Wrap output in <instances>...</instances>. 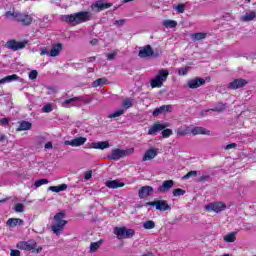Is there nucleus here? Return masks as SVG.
Returning a JSON list of instances; mask_svg holds the SVG:
<instances>
[{
  "instance_id": "nucleus-60",
  "label": "nucleus",
  "mask_w": 256,
  "mask_h": 256,
  "mask_svg": "<svg viewBox=\"0 0 256 256\" xmlns=\"http://www.w3.org/2000/svg\"><path fill=\"white\" fill-rule=\"evenodd\" d=\"M209 179V176H201L199 181H207Z\"/></svg>"
},
{
  "instance_id": "nucleus-23",
  "label": "nucleus",
  "mask_w": 256,
  "mask_h": 256,
  "mask_svg": "<svg viewBox=\"0 0 256 256\" xmlns=\"http://www.w3.org/2000/svg\"><path fill=\"white\" fill-rule=\"evenodd\" d=\"M33 127V123L29 121L22 120L19 122V127L16 128V131H29Z\"/></svg>"
},
{
  "instance_id": "nucleus-2",
  "label": "nucleus",
  "mask_w": 256,
  "mask_h": 256,
  "mask_svg": "<svg viewBox=\"0 0 256 256\" xmlns=\"http://www.w3.org/2000/svg\"><path fill=\"white\" fill-rule=\"evenodd\" d=\"M67 221L65 220V212H59L54 216V224L51 226L54 235H61V231L65 229Z\"/></svg>"
},
{
  "instance_id": "nucleus-54",
  "label": "nucleus",
  "mask_w": 256,
  "mask_h": 256,
  "mask_svg": "<svg viewBox=\"0 0 256 256\" xmlns=\"http://www.w3.org/2000/svg\"><path fill=\"white\" fill-rule=\"evenodd\" d=\"M49 50H47V48H42L40 51V55L41 57L45 56V55H49Z\"/></svg>"
},
{
  "instance_id": "nucleus-44",
  "label": "nucleus",
  "mask_w": 256,
  "mask_h": 256,
  "mask_svg": "<svg viewBox=\"0 0 256 256\" xmlns=\"http://www.w3.org/2000/svg\"><path fill=\"white\" fill-rule=\"evenodd\" d=\"M38 75H39V72H37V70H32L29 73V79L35 80L37 79Z\"/></svg>"
},
{
  "instance_id": "nucleus-35",
  "label": "nucleus",
  "mask_w": 256,
  "mask_h": 256,
  "mask_svg": "<svg viewBox=\"0 0 256 256\" xmlns=\"http://www.w3.org/2000/svg\"><path fill=\"white\" fill-rule=\"evenodd\" d=\"M176 133H177L178 137H185V135H189V133H190L189 127L179 128Z\"/></svg>"
},
{
  "instance_id": "nucleus-40",
  "label": "nucleus",
  "mask_w": 256,
  "mask_h": 256,
  "mask_svg": "<svg viewBox=\"0 0 256 256\" xmlns=\"http://www.w3.org/2000/svg\"><path fill=\"white\" fill-rule=\"evenodd\" d=\"M5 79H6V83H11L13 81H19V76L17 74L8 75V76H5Z\"/></svg>"
},
{
  "instance_id": "nucleus-9",
  "label": "nucleus",
  "mask_w": 256,
  "mask_h": 256,
  "mask_svg": "<svg viewBox=\"0 0 256 256\" xmlns=\"http://www.w3.org/2000/svg\"><path fill=\"white\" fill-rule=\"evenodd\" d=\"M27 43V40L17 41L15 39H11L6 42L5 47L11 51H19L21 49H25V47H27Z\"/></svg>"
},
{
  "instance_id": "nucleus-37",
  "label": "nucleus",
  "mask_w": 256,
  "mask_h": 256,
  "mask_svg": "<svg viewBox=\"0 0 256 256\" xmlns=\"http://www.w3.org/2000/svg\"><path fill=\"white\" fill-rule=\"evenodd\" d=\"M48 183H49V180H47V179H39V180L35 181L34 187L36 189H39V187H41L42 185H47Z\"/></svg>"
},
{
  "instance_id": "nucleus-10",
  "label": "nucleus",
  "mask_w": 256,
  "mask_h": 256,
  "mask_svg": "<svg viewBox=\"0 0 256 256\" xmlns=\"http://www.w3.org/2000/svg\"><path fill=\"white\" fill-rule=\"evenodd\" d=\"M16 21L23 25V27H29L33 23V16L29 15L28 12H17Z\"/></svg>"
},
{
  "instance_id": "nucleus-12",
  "label": "nucleus",
  "mask_w": 256,
  "mask_h": 256,
  "mask_svg": "<svg viewBox=\"0 0 256 256\" xmlns=\"http://www.w3.org/2000/svg\"><path fill=\"white\" fill-rule=\"evenodd\" d=\"M169 127L168 123L156 122L148 129V135H157L159 132L163 131V129H167Z\"/></svg>"
},
{
  "instance_id": "nucleus-62",
  "label": "nucleus",
  "mask_w": 256,
  "mask_h": 256,
  "mask_svg": "<svg viewBox=\"0 0 256 256\" xmlns=\"http://www.w3.org/2000/svg\"><path fill=\"white\" fill-rule=\"evenodd\" d=\"M97 42H98L97 39H93V40L90 41L91 45H96Z\"/></svg>"
},
{
  "instance_id": "nucleus-53",
  "label": "nucleus",
  "mask_w": 256,
  "mask_h": 256,
  "mask_svg": "<svg viewBox=\"0 0 256 256\" xmlns=\"http://www.w3.org/2000/svg\"><path fill=\"white\" fill-rule=\"evenodd\" d=\"M10 256H21V252L19 250H11Z\"/></svg>"
},
{
  "instance_id": "nucleus-4",
  "label": "nucleus",
  "mask_w": 256,
  "mask_h": 256,
  "mask_svg": "<svg viewBox=\"0 0 256 256\" xmlns=\"http://www.w3.org/2000/svg\"><path fill=\"white\" fill-rule=\"evenodd\" d=\"M17 249L22 251H31V253L39 254L43 251V247L37 244L35 240L21 241L17 244Z\"/></svg>"
},
{
  "instance_id": "nucleus-45",
  "label": "nucleus",
  "mask_w": 256,
  "mask_h": 256,
  "mask_svg": "<svg viewBox=\"0 0 256 256\" xmlns=\"http://www.w3.org/2000/svg\"><path fill=\"white\" fill-rule=\"evenodd\" d=\"M196 175H197V171H190L183 176V179H190V177H196Z\"/></svg>"
},
{
  "instance_id": "nucleus-63",
  "label": "nucleus",
  "mask_w": 256,
  "mask_h": 256,
  "mask_svg": "<svg viewBox=\"0 0 256 256\" xmlns=\"http://www.w3.org/2000/svg\"><path fill=\"white\" fill-rule=\"evenodd\" d=\"M212 111L216 112V111H217V108H213Z\"/></svg>"
},
{
  "instance_id": "nucleus-57",
  "label": "nucleus",
  "mask_w": 256,
  "mask_h": 256,
  "mask_svg": "<svg viewBox=\"0 0 256 256\" xmlns=\"http://www.w3.org/2000/svg\"><path fill=\"white\" fill-rule=\"evenodd\" d=\"M44 147L45 149H53V143L47 142Z\"/></svg>"
},
{
  "instance_id": "nucleus-7",
  "label": "nucleus",
  "mask_w": 256,
  "mask_h": 256,
  "mask_svg": "<svg viewBox=\"0 0 256 256\" xmlns=\"http://www.w3.org/2000/svg\"><path fill=\"white\" fill-rule=\"evenodd\" d=\"M114 235H116L117 239H131L135 235V230L125 227H115Z\"/></svg>"
},
{
  "instance_id": "nucleus-32",
  "label": "nucleus",
  "mask_w": 256,
  "mask_h": 256,
  "mask_svg": "<svg viewBox=\"0 0 256 256\" xmlns=\"http://www.w3.org/2000/svg\"><path fill=\"white\" fill-rule=\"evenodd\" d=\"M163 25H164V27H166V29H175V27H177V21L164 20Z\"/></svg>"
},
{
  "instance_id": "nucleus-36",
  "label": "nucleus",
  "mask_w": 256,
  "mask_h": 256,
  "mask_svg": "<svg viewBox=\"0 0 256 256\" xmlns=\"http://www.w3.org/2000/svg\"><path fill=\"white\" fill-rule=\"evenodd\" d=\"M124 113H125V110L123 109L116 110L112 114L108 115V119H115L117 117H121V115H123Z\"/></svg>"
},
{
  "instance_id": "nucleus-64",
  "label": "nucleus",
  "mask_w": 256,
  "mask_h": 256,
  "mask_svg": "<svg viewBox=\"0 0 256 256\" xmlns=\"http://www.w3.org/2000/svg\"><path fill=\"white\" fill-rule=\"evenodd\" d=\"M247 1V3H251V0H246Z\"/></svg>"
},
{
  "instance_id": "nucleus-50",
  "label": "nucleus",
  "mask_w": 256,
  "mask_h": 256,
  "mask_svg": "<svg viewBox=\"0 0 256 256\" xmlns=\"http://www.w3.org/2000/svg\"><path fill=\"white\" fill-rule=\"evenodd\" d=\"M5 16L6 17H14L15 21H17V12L7 11Z\"/></svg>"
},
{
  "instance_id": "nucleus-39",
  "label": "nucleus",
  "mask_w": 256,
  "mask_h": 256,
  "mask_svg": "<svg viewBox=\"0 0 256 256\" xmlns=\"http://www.w3.org/2000/svg\"><path fill=\"white\" fill-rule=\"evenodd\" d=\"M172 195L174 197H182V195H185V190L181 189V188H177V189H174L172 191Z\"/></svg>"
},
{
  "instance_id": "nucleus-26",
  "label": "nucleus",
  "mask_w": 256,
  "mask_h": 256,
  "mask_svg": "<svg viewBox=\"0 0 256 256\" xmlns=\"http://www.w3.org/2000/svg\"><path fill=\"white\" fill-rule=\"evenodd\" d=\"M79 101H83V97L76 96V97L66 99L65 101L62 102V107H69L71 103H78Z\"/></svg>"
},
{
  "instance_id": "nucleus-28",
  "label": "nucleus",
  "mask_w": 256,
  "mask_h": 256,
  "mask_svg": "<svg viewBox=\"0 0 256 256\" xmlns=\"http://www.w3.org/2000/svg\"><path fill=\"white\" fill-rule=\"evenodd\" d=\"M48 191L53 193H61V191H67V184H60L59 186H50Z\"/></svg>"
},
{
  "instance_id": "nucleus-51",
  "label": "nucleus",
  "mask_w": 256,
  "mask_h": 256,
  "mask_svg": "<svg viewBox=\"0 0 256 256\" xmlns=\"http://www.w3.org/2000/svg\"><path fill=\"white\" fill-rule=\"evenodd\" d=\"M93 177V171H88V172H85L84 174V179L86 181H89V179H91Z\"/></svg>"
},
{
  "instance_id": "nucleus-8",
  "label": "nucleus",
  "mask_w": 256,
  "mask_h": 256,
  "mask_svg": "<svg viewBox=\"0 0 256 256\" xmlns=\"http://www.w3.org/2000/svg\"><path fill=\"white\" fill-rule=\"evenodd\" d=\"M204 209L208 213H221L227 209V205L224 202H210L204 206Z\"/></svg>"
},
{
  "instance_id": "nucleus-16",
  "label": "nucleus",
  "mask_w": 256,
  "mask_h": 256,
  "mask_svg": "<svg viewBox=\"0 0 256 256\" xmlns=\"http://www.w3.org/2000/svg\"><path fill=\"white\" fill-rule=\"evenodd\" d=\"M87 143V138L85 137H78L74 138L73 140H66L64 145H71V147H81V145H85Z\"/></svg>"
},
{
  "instance_id": "nucleus-43",
  "label": "nucleus",
  "mask_w": 256,
  "mask_h": 256,
  "mask_svg": "<svg viewBox=\"0 0 256 256\" xmlns=\"http://www.w3.org/2000/svg\"><path fill=\"white\" fill-rule=\"evenodd\" d=\"M51 111H53V105H51L50 103L44 105L42 108L43 113H51Z\"/></svg>"
},
{
  "instance_id": "nucleus-13",
  "label": "nucleus",
  "mask_w": 256,
  "mask_h": 256,
  "mask_svg": "<svg viewBox=\"0 0 256 256\" xmlns=\"http://www.w3.org/2000/svg\"><path fill=\"white\" fill-rule=\"evenodd\" d=\"M247 83H248L247 80L242 78L234 79L232 82L228 84V89H232L233 91H235L237 89H241L245 87Z\"/></svg>"
},
{
  "instance_id": "nucleus-19",
  "label": "nucleus",
  "mask_w": 256,
  "mask_h": 256,
  "mask_svg": "<svg viewBox=\"0 0 256 256\" xmlns=\"http://www.w3.org/2000/svg\"><path fill=\"white\" fill-rule=\"evenodd\" d=\"M171 109H173V106L171 105H162L160 107H157L153 110L152 114L157 117V115H161L163 113H171Z\"/></svg>"
},
{
  "instance_id": "nucleus-41",
  "label": "nucleus",
  "mask_w": 256,
  "mask_h": 256,
  "mask_svg": "<svg viewBox=\"0 0 256 256\" xmlns=\"http://www.w3.org/2000/svg\"><path fill=\"white\" fill-rule=\"evenodd\" d=\"M145 229H155V222L153 220H148L143 223Z\"/></svg>"
},
{
  "instance_id": "nucleus-21",
  "label": "nucleus",
  "mask_w": 256,
  "mask_h": 256,
  "mask_svg": "<svg viewBox=\"0 0 256 256\" xmlns=\"http://www.w3.org/2000/svg\"><path fill=\"white\" fill-rule=\"evenodd\" d=\"M6 225L12 229L15 227H22V225H24V221L21 218H9Z\"/></svg>"
},
{
  "instance_id": "nucleus-55",
  "label": "nucleus",
  "mask_w": 256,
  "mask_h": 256,
  "mask_svg": "<svg viewBox=\"0 0 256 256\" xmlns=\"http://www.w3.org/2000/svg\"><path fill=\"white\" fill-rule=\"evenodd\" d=\"M123 23H125V20L124 19H121V20H116L114 22V25H116L117 27H121L123 25Z\"/></svg>"
},
{
  "instance_id": "nucleus-56",
  "label": "nucleus",
  "mask_w": 256,
  "mask_h": 256,
  "mask_svg": "<svg viewBox=\"0 0 256 256\" xmlns=\"http://www.w3.org/2000/svg\"><path fill=\"white\" fill-rule=\"evenodd\" d=\"M115 57H116L115 53L107 54L108 61H113V59H115Z\"/></svg>"
},
{
  "instance_id": "nucleus-11",
  "label": "nucleus",
  "mask_w": 256,
  "mask_h": 256,
  "mask_svg": "<svg viewBox=\"0 0 256 256\" xmlns=\"http://www.w3.org/2000/svg\"><path fill=\"white\" fill-rule=\"evenodd\" d=\"M146 207H156V209L158 211H169V209H171V206H169V204H167L166 201L164 200H158V201H154V202H147L145 204Z\"/></svg>"
},
{
  "instance_id": "nucleus-49",
  "label": "nucleus",
  "mask_w": 256,
  "mask_h": 256,
  "mask_svg": "<svg viewBox=\"0 0 256 256\" xmlns=\"http://www.w3.org/2000/svg\"><path fill=\"white\" fill-rule=\"evenodd\" d=\"M0 125H2L3 127H7L9 125V118L0 119Z\"/></svg>"
},
{
  "instance_id": "nucleus-6",
  "label": "nucleus",
  "mask_w": 256,
  "mask_h": 256,
  "mask_svg": "<svg viewBox=\"0 0 256 256\" xmlns=\"http://www.w3.org/2000/svg\"><path fill=\"white\" fill-rule=\"evenodd\" d=\"M138 57H140V59H149L150 57H154L155 59H157L158 57H160V54L159 52L153 51L151 45L148 44L139 50Z\"/></svg>"
},
{
  "instance_id": "nucleus-48",
  "label": "nucleus",
  "mask_w": 256,
  "mask_h": 256,
  "mask_svg": "<svg viewBox=\"0 0 256 256\" xmlns=\"http://www.w3.org/2000/svg\"><path fill=\"white\" fill-rule=\"evenodd\" d=\"M176 11L179 13H185V4H178L176 7Z\"/></svg>"
},
{
  "instance_id": "nucleus-33",
  "label": "nucleus",
  "mask_w": 256,
  "mask_h": 256,
  "mask_svg": "<svg viewBox=\"0 0 256 256\" xmlns=\"http://www.w3.org/2000/svg\"><path fill=\"white\" fill-rule=\"evenodd\" d=\"M107 83V78H98L92 83V87H101Z\"/></svg>"
},
{
  "instance_id": "nucleus-61",
  "label": "nucleus",
  "mask_w": 256,
  "mask_h": 256,
  "mask_svg": "<svg viewBox=\"0 0 256 256\" xmlns=\"http://www.w3.org/2000/svg\"><path fill=\"white\" fill-rule=\"evenodd\" d=\"M5 83H7V80H6L5 77L2 78V79H0V85H3V84H5Z\"/></svg>"
},
{
  "instance_id": "nucleus-29",
  "label": "nucleus",
  "mask_w": 256,
  "mask_h": 256,
  "mask_svg": "<svg viewBox=\"0 0 256 256\" xmlns=\"http://www.w3.org/2000/svg\"><path fill=\"white\" fill-rule=\"evenodd\" d=\"M93 147L94 149H101L103 151V149H109L110 145L108 141H100L93 143Z\"/></svg>"
},
{
  "instance_id": "nucleus-20",
  "label": "nucleus",
  "mask_w": 256,
  "mask_h": 256,
  "mask_svg": "<svg viewBox=\"0 0 256 256\" xmlns=\"http://www.w3.org/2000/svg\"><path fill=\"white\" fill-rule=\"evenodd\" d=\"M174 185L175 182L173 180H165L162 185L158 187V193H167Z\"/></svg>"
},
{
  "instance_id": "nucleus-14",
  "label": "nucleus",
  "mask_w": 256,
  "mask_h": 256,
  "mask_svg": "<svg viewBox=\"0 0 256 256\" xmlns=\"http://www.w3.org/2000/svg\"><path fill=\"white\" fill-rule=\"evenodd\" d=\"M205 85V79L204 78H193L187 82V86L189 89H199V87H203Z\"/></svg>"
},
{
  "instance_id": "nucleus-15",
  "label": "nucleus",
  "mask_w": 256,
  "mask_h": 256,
  "mask_svg": "<svg viewBox=\"0 0 256 256\" xmlns=\"http://www.w3.org/2000/svg\"><path fill=\"white\" fill-rule=\"evenodd\" d=\"M158 155H159V149L155 147H151L144 154L142 161H151V159H155Z\"/></svg>"
},
{
  "instance_id": "nucleus-31",
  "label": "nucleus",
  "mask_w": 256,
  "mask_h": 256,
  "mask_svg": "<svg viewBox=\"0 0 256 256\" xmlns=\"http://www.w3.org/2000/svg\"><path fill=\"white\" fill-rule=\"evenodd\" d=\"M255 17H256L255 11L247 12V13H245V15L242 16V21H244V22L253 21V19H255Z\"/></svg>"
},
{
  "instance_id": "nucleus-22",
  "label": "nucleus",
  "mask_w": 256,
  "mask_h": 256,
  "mask_svg": "<svg viewBox=\"0 0 256 256\" xmlns=\"http://www.w3.org/2000/svg\"><path fill=\"white\" fill-rule=\"evenodd\" d=\"M61 51H63V44H54L50 50L49 57H59Z\"/></svg>"
},
{
  "instance_id": "nucleus-24",
  "label": "nucleus",
  "mask_w": 256,
  "mask_h": 256,
  "mask_svg": "<svg viewBox=\"0 0 256 256\" xmlns=\"http://www.w3.org/2000/svg\"><path fill=\"white\" fill-rule=\"evenodd\" d=\"M192 135H211V131L204 127L196 126L191 130Z\"/></svg>"
},
{
  "instance_id": "nucleus-42",
  "label": "nucleus",
  "mask_w": 256,
  "mask_h": 256,
  "mask_svg": "<svg viewBox=\"0 0 256 256\" xmlns=\"http://www.w3.org/2000/svg\"><path fill=\"white\" fill-rule=\"evenodd\" d=\"M14 211L16 213H23V211H25V205H23L22 203H17L14 207Z\"/></svg>"
},
{
  "instance_id": "nucleus-46",
  "label": "nucleus",
  "mask_w": 256,
  "mask_h": 256,
  "mask_svg": "<svg viewBox=\"0 0 256 256\" xmlns=\"http://www.w3.org/2000/svg\"><path fill=\"white\" fill-rule=\"evenodd\" d=\"M187 73H189V67L180 68L178 70V75H187Z\"/></svg>"
},
{
  "instance_id": "nucleus-59",
  "label": "nucleus",
  "mask_w": 256,
  "mask_h": 256,
  "mask_svg": "<svg viewBox=\"0 0 256 256\" xmlns=\"http://www.w3.org/2000/svg\"><path fill=\"white\" fill-rule=\"evenodd\" d=\"M4 141H7V136L5 134L0 135V143H3Z\"/></svg>"
},
{
  "instance_id": "nucleus-52",
  "label": "nucleus",
  "mask_w": 256,
  "mask_h": 256,
  "mask_svg": "<svg viewBox=\"0 0 256 256\" xmlns=\"http://www.w3.org/2000/svg\"><path fill=\"white\" fill-rule=\"evenodd\" d=\"M231 149H237V144L236 143H231L225 146V150L229 151Z\"/></svg>"
},
{
  "instance_id": "nucleus-18",
  "label": "nucleus",
  "mask_w": 256,
  "mask_h": 256,
  "mask_svg": "<svg viewBox=\"0 0 256 256\" xmlns=\"http://www.w3.org/2000/svg\"><path fill=\"white\" fill-rule=\"evenodd\" d=\"M110 7H113V3H105L103 0H99L91 6L92 9H97L98 11H105Z\"/></svg>"
},
{
  "instance_id": "nucleus-25",
  "label": "nucleus",
  "mask_w": 256,
  "mask_h": 256,
  "mask_svg": "<svg viewBox=\"0 0 256 256\" xmlns=\"http://www.w3.org/2000/svg\"><path fill=\"white\" fill-rule=\"evenodd\" d=\"M106 187L109 189H117L119 187H125V183L119 182L118 180L107 181Z\"/></svg>"
},
{
  "instance_id": "nucleus-38",
  "label": "nucleus",
  "mask_w": 256,
  "mask_h": 256,
  "mask_svg": "<svg viewBox=\"0 0 256 256\" xmlns=\"http://www.w3.org/2000/svg\"><path fill=\"white\" fill-rule=\"evenodd\" d=\"M171 135H173V130L167 128V129H163L162 130V137L163 139H169V137H171Z\"/></svg>"
},
{
  "instance_id": "nucleus-34",
  "label": "nucleus",
  "mask_w": 256,
  "mask_h": 256,
  "mask_svg": "<svg viewBox=\"0 0 256 256\" xmlns=\"http://www.w3.org/2000/svg\"><path fill=\"white\" fill-rule=\"evenodd\" d=\"M122 107H124V109H131V107H133V99L131 98L124 99L122 102Z\"/></svg>"
},
{
  "instance_id": "nucleus-3",
  "label": "nucleus",
  "mask_w": 256,
  "mask_h": 256,
  "mask_svg": "<svg viewBox=\"0 0 256 256\" xmlns=\"http://www.w3.org/2000/svg\"><path fill=\"white\" fill-rule=\"evenodd\" d=\"M169 77V70L161 69L158 71V74L150 81V87L152 89H161L163 87V83L167 81Z\"/></svg>"
},
{
  "instance_id": "nucleus-27",
  "label": "nucleus",
  "mask_w": 256,
  "mask_h": 256,
  "mask_svg": "<svg viewBox=\"0 0 256 256\" xmlns=\"http://www.w3.org/2000/svg\"><path fill=\"white\" fill-rule=\"evenodd\" d=\"M193 41H203V39H207V33L205 32H197L190 35Z\"/></svg>"
},
{
  "instance_id": "nucleus-58",
  "label": "nucleus",
  "mask_w": 256,
  "mask_h": 256,
  "mask_svg": "<svg viewBox=\"0 0 256 256\" xmlns=\"http://www.w3.org/2000/svg\"><path fill=\"white\" fill-rule=\"evenodd\" d=\"M95 56H92V57H88L85 61L86 63H93V61H95Z\"/></svg>"
},
{
  "instance_id": "nucleus-1",
  "label": "nucleus",
  "mask_w": 256,
  "mask_h": 256,
  "mask_svg": "<svg viewBox=\"0 0 256 256\" xmlns=\"http://www.w3.org/2000/svg\"><path fill=\"white\" fill-rule=\"evenodd\" d=\"M91 20V12L89 11H80L70 15H64L62 17V21L72 25L73 27L77 25H81V23H87V21Z\"/></svg>"
},
{
  "instance_id": "nucleus-47",
  "label": "nucleus",
  "mask_w": 256,
  "mask_h": 256,
  "mask_svg": "<svg viewBox=\"0 0 256 256\" xmlns=\"http://www.w3.org/2000/svg\"><path fill=\"white\" fill-rule=\"evenodd\" d=\"M97 249H99V243H97V242L91 243L90 251L95 252V251H97Z\"/></svg>"
},
{
  "instance_id": "nucleus-30",
  "label": "nucleus",
  "mask_w": 256,
  "mask_h": 256,
  "mask_svg": "<svg viewBox=\"0 0 256 256\" xmlns=\"http://www.w3.org/2000/svg\"><path fill=\"white\" fill-rule=\"evenodd\" d=\"M236 235H237V233H235V232L226 234V235L224 236V241H225L226 243H235V241H237Z\"/></svg>"
},
{
  "instance_id": "nucleus-17",
  "label": "nucleus",
  "mask_w": 256,
  "mask_h": 256,
  "mask_svg": "<svg viewBox=\"0 0 256 256\" xmlns=\"http://www.w3.org/2000/svg\"><path fill=\"white\" fill-rule=\"evenodd\" d=\"M151 193H153V187L143 186L138 191V196H139L140 199H147V197L151 196Z\"/></svg>"
},
{
  "instance_id": "nucleus-5",
  "label": "nucleus",
  "mask_w": 256,
  "mask_h": 256,
  "mask_svg": "<svg viewBox=\"0 0 256 256\" xmlns=\"http://www.w3.org/2000/svg\"><path fill=\"white\" fill-rule=\"evenodd\" d=\"M133 153H135V148H128L126 150L116 148L111 151L110 155H108V159L111 161H117L119 159H123V157H129V155H133Z\"/></svg>"
}]
</instances>
